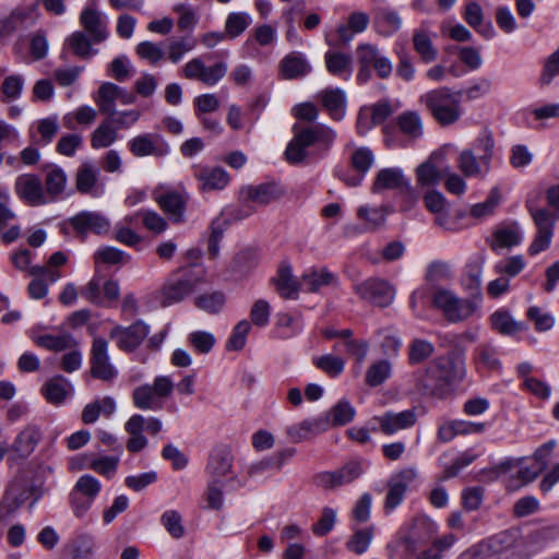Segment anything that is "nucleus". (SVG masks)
<instances>
[{"label":"nucleus","mask_w":559,"mask_h":559,"mask_svg":"<svg viewBox=\"0 0 559 559\" xmlns=\"http://www.w3.org/2000/svg\"><path fill=\"white\" fill-rule=\"evenodd\" d=\"M456 165L460 171L468 178H484L491 169V165H484L483 158L468 148L459 154Z\"/></svg>","instance_id":"nucleus-35"},{"label":"nucleus","mask_w":559,"mask_h":559,"mask_svg":"<svg viewBox=\"0 0 559 559\" xmlns=\"http://www.w3.org/2000/svg\"><path fill=\"white\" fill-rule=\"evenodd\" d=\"M435 352L433 345L421 338L413 340L408 345V360L411 365H417L428 359Z\"/></svg>","instance_id":"nucleus-64"},{"label":"nucleus","mask_w":559,"mask_h":559,"mask_svg":"<svg viewBox=\"0 0 559 559\" xmlns=\"http://www.w3.org/2000/svg\"><path fill=\"white\" fill-rule=\"evenodd\" d=\"M91 373L94 378L103 381H111L118 373L110 362L108 342L105 338L96 337L93 341L91 348Z\"/></svg>","instance_id":"nucleus-14"},{"label":"nucleus","mask_w":559,"mask_h":559,"mask_svg":"<svg viewBox=\"0 0 559 559\" xmlns=\"http://www.w3.org/2000/svg\"><path fill=\"white\" fill-rule=\"evenodd\" d=\"M413 45L423 62L430 63L437 59L438 50L433 46L430 34L425 28L414 31Z\"/></svg>","instance_id":"nucleus-45"},{"label":"nucleus","mask_w":559,"mask_h":559,"mask_svg":"<svg viewBox=\"0 0 559 559\" xmlns=\"http://www.w3.org/2000/svg\"><path fill=\"white\" fill-rule=\"evenodd\" d=\"M59 131V121L56 115L37 120L31 130V139L37 145L49 144Z\"/></svg>","instance_id":"nucleus-40"},{"label":"nucleus","mask_w":559,"mask_h":559,"mask_svg":"<svg viewBox=\"0 0 559 559\" xmlns=\"http://www.w3.org/2000/svg\"><path fill=\"white\" fill-rule=\"evenodd\" d=\"M195 47V40L189 37L170 38L167 41L165 59L171 63H179L186 53L192 51Z\"/></svg>","instance_id":"nucleus-50"},{"label":"nucleus","mask_w":559,"mask_h":559,"mask_svg":"<svg viewBox=\"0 0 559 559\" xmlns=\"http://www.w3.org/2000/svg\"><path fill=\"white\" fill-rule=\"evenodd\" d=\"M34 343L43 348L60 352L67 349L73 344V338L68 333L44 334L32 337Z\"/></svg>","instance_id":"nucleus-57"},{"label":"nucleus","mask_w":559,"mask_h":559,"mask_svg":"<svg viewBox=\"0 0 559 559\" xmlns=\"http://www.w3.org/2000/svg\"><path fill=\"white\" fill-rule=\"evenodd\" d=\"M188 198L189 197L186 192H177L173 190H168L164 193H158L157 191L154 192V200L175 223L183 221V213Z\"/></svg>","instance_id":"nucleus-23"},{"label":"nucleus","mask_w":559,"mask_h":559,"mask_svg":"<svg viewBox=\"0 0 559 559\" xmlns=\"http://www.w3.org/2000/svg\"><path fill=\"white\" fill-rule=\"evenodd\" d=\"M330 427L329 416H318L286 428V435L292 442L299 443L326 431Z\"/></svg>","instance_id":"nucleus-19"},{"label":"nucleus","mask_w":559,"mask_h":559,"mask_svg":"<svg viewBox=\"0 0 559 559\" xmlns=\"http://www.w3.org/2000/svg\"><path fill=\"white\" fill-rule=\"evenodd\" d=\"M24 496L17 488H9L0 503V518L10 519L24 503Z\"/></svg>","instance_id":"nucleus-59"},{"label":"nucleus","mask_w":559,"mask_h":559,"mask_svg":"<svg viewBox=\"0 0 559 559\" xmlns=\"http://www.w3.org/2000/svg\"><path fill=\"white\" fill-rule=\"evenodd\" d=\"M135 51L141 59L146 60L153 66H157L165 60V50L163 46L154 41L144 40L139 43Z\"/></svg>","instance_id":"nucleus-61"},{"label":"nucleus","mask_w":559,"mask_h":559,"mask_svg":"<svg viewBox=\"0 0 559 559\" xmlns=\"http://www.w3.org/2000/svg\"><path fill=\"white\" fill-rule=\"evenodd\" d=\"M429 525L430 523L426 518H415L409 531L395 543L394 549L402 551L406 556L414 555L418 544L426 538L419 531Z\"/></svg>","instance_id":"nucleus-32"},{"label":"nucleus","mask_w":559,"mask_h":559,"mask_svg":"<svg viewBox=\"0 0 559 559\" xmlns=\"http://www.w3.org/2000/svg\"><path fill=\"white\" fill-rule=\"evenodd\" d=\"M293 130L294 138L285 151L286 158L290 163L301 162L306 157V150L314 143L329 147L336 139V132L325 124L305 128L295 124Z\"/></svg>","instance_id":"nucleus-3"},{"label":"nucleus","mask_w":559,"mask_h":559,"mask_svg":"<svg viewBox=\"0 0 559 559\" xmlns=\"http://www.w3.org/2000/svg\"><path fill=\"white\" fill-rule=\"evenodd\" d=\"M129 151L135 157H164L170 153V146L167 141L154 132L141 133L128 142Z\"/></svg>","instance_id":"nucleus-13"},{"label":"nucleus","mask_w":559,"mask_h":559,"mask_svg":"<svg viewBox=\"0 0 559 559\" xmlns=\"http://www.w3.org/2000/svg\"><path fill=\"white\" fill-rule=\"evenodd\" d=\"M41 438L40 430L35 425H27L15 437L11 444V452L14 457L26 459L36 449Z\"/></svg>","instance_id":"nucleus-26"},{"label":"nucleus","mask_w":559,"mask_h":559,"mask_svg":"<svg viewBox=\"0 0 559 559\" xmlns=\"http://www.w3.org/2000/svg\"><path fill=\"white\" fill-rule=\"evenodd\" d=\"M364 474V463L360 460H350L342 467L321 472L313 476V484L324 490H332L341 486L348 485Z\"/></svg>","instance_id":"nucleus-8"},{"label":"nucleus","mask_w":559,"mask_h":559,"mask_svg":"<svg viewBox=\"0 0 559 559\" xmlns=\"http://www.w3.org/2000/svg\"><path fill=\"white\" fill-rule=\"evenodd\" d=\"M150 334V326L142 320H138L129 326L115 325L110 332V340L117 347L126 353L134 352Z\"/></svg>","instance_id":"nucleus-11"},{"label":"nucleus","mask_w":559,"mask_h":559,"mask_svg":"<svg viewBox=\"0 0 559 559\" xmlns=\"http://www.w3.org/2000/svg\"><path fill=\"white\" fill-rule=\"evenodd\" d=\"M80 23L88 33L93 43H100L106 39L107 25L102 14L93 7H85L80 15Z\"/></svg>","instance_id":"nucleus-30"},{"label":"nucleus","mask_w":559,"mask_h":559,"mask_svg":"<svg viewBox=\"0 0 559 559\" xmlns=\"http://www.w3.org/2000/svg\"><path fill=\"white\" fill-rule=\"evenodd\" d=\"M201 280V273L192 267L185 269L180 273L173 275L163 287L162 304L170 306L181 301L194 290Z\"/></svg>","instance_id":"nucleus-7"},{"label":"nucleus","mask_w":559,"mask_h":559,"mask_svg":"<svg viewBox=\"0 0 559 559\" xmlns=\"http://www.w3.org/2000/svg\"><path fill=\"white\" fill-rule=\"evenodd\" d=\"M276 292L283 298L295 299L299 290H302L301 278L297 280L289 265H283L278 269L274 278Z\"/></svg>","instance_id":"nucleus-39"},{"label":"nucleus","mask_w":559,"mask_h":559,"mask_svg":"<svg viewBox=\"0 0 559 559\" xmlns=\"http://www.w3.org/2000/svg\"><path fill=\"white\" fill-rule=\"evenodd\" d=\"M392 372V365L386 359L373 361L367 369L365 381L370 386H378L385 382Z\"/></svg>","instance_id":"nucleus-54"},{"label":"nucleus","mask_w":559,"mask_h":559,"mask_svg":"<svg viewBox=\"0 0 559 559\" xmlns=\"http://www.w3.org/2000/svg\"><path fill=\"white\" fill-rule=\"evenodd\" d=\"M71 226L80 234L95 233L98 235L108 233L110 222L97 212L83 211L69 219Z\"/></svg>","instance_id":"nucleus-22"},{"label":"nucleus","mask_w":559,"mask_h":559,"mask_svg":"<svg viewBox=\"0 0 559 559\" xmlns=\"http://www.w3.org/2000/svg\"><path fill=\"white\" fill-rule=\"evenodd\" d=\"M87 464L86 466L93 469L94 472L98 473L102 476H105L107 478H111L115 476L118 464H119V456H102V457H94L90 456L87 457Z\"/></svg>","instance_id":"nucleus-60"},{"label":"nucleus","mask_w":559,"mask_h":559,"mask_svg":"<svg viewBox=\"0 0 559 559\" xmlns=\"http://www.w3.org/2000/svg\"><path fill=\"white\" fill-rule=\"evenodd\" d=\"M70 383L62 376L49 379L41 388L46 400L55 405L61 404L68 395Z\"/></svg>","instance_id":"nucleus-46"},{"label":"nucleus","mask_w":559,"mask_h":559,"mask_svg":"<svg viewBox=\"0 0 559 559\" xmlns=\"http://www.w3.org/2000/svg\"><path fill=\"white\" fill-rule=\"evenodd\" d=\"M495 141L492 134L488 130L481 131L478 136L474 140L472 147L474 153L483 158V164L488 166L491 165L493 157Z\"/></svg>","instance_id":"nucleus-53"},{"label":"nucleus","mask_w":559,"mask_h":559,"mask_svg":"<svg viewBox=\"0 0 559 559\" xmlns=\"http://www.w3.org/2000/svg\"><path fill=\"white\" fill-rule=\"evenodd\" d=\"M524 537L521 534L519 528H510L502 532L497 533L490 539V548L493 551H508L513 550V552L519 557V550L523 549Z\"/></svg>","instance_id":"nucleus-36"},{"label":"nucleus","mask_w":559,"mask_h":559,"mask_svg":"<svg viewBox=\"0 0 559 559\" xmlns=\"http://www.w3.org/2000/svg\"><path fill=\"white\" fill-rule=\"evenodd\" d=\"M389 213L390 210L385 205L371 206L370 204H362L356 211L357 218L362 223L364 231H377L384 227Z\"/></svg>","instance_id":"nucleus-31"},{"label":"nucleus","mask_w":559,"mask_h":559,"mask_svg":"<svg viewBox=\"0 0 559 559\" xmlns=\"http://www.w3.org/2000/svg\"><path fill=\"white\" fill-rule=\"evenodd\" d=\"M475 360L477 365L489 370H498L501 365L497 348L490 344H481L475 349Z\"/></svg>","instance_id":"nucleus-62"},{"label":"nucleus","mask_w":559,"mask_h":559,"mask_svg":"<svg viewBox=\"0 0 559 559\" xmlns=\"http://www.w3.org/2000/svg\"><path fill=\"white\" fill-rule=\"evenodd\" d=\"M492 329L503 335L512 336L518 332L527 330L524 322L516 321L504 309L495 311L490 317Z\"/></svg>","instance_id":"nucleus-44"},{"label":"nucleus","mask_w":559,"mask_h":559,"mask_svg":"<svg viewBox=\"0 0 559 559\" xmlns=\"http://www.w3.org/2000/svg\"><path fill=\"white\" fill-rule=\"evenodd\" d=\"M324 61L330 74L344 80L350 78L353 72L350 56L340 51L328 50L324 55Z\"/></svg>","instance_id":"nucleus-42"},{"label":"nucleus","mask_w":559,"mask_h":559,"mask_svg":"<svg viewBox=\"0 0 559 559\" xmlns=\"http://www.w3.org/2000/svg\"><path fill=\"white\" fill-rule=\"evenodd\" d=\"M433 119L441 126H450L459 121L463 115L461 93L452 92L449 87H438L426 92L419 97Z\"/></svg>","instance_id":"nucleus-1"},{"label":"nucleus","mask_w":559,"mask_h":559,"mask_svg":"<svg viewBox=\"0 0 559 559\" xmlns=\"http://www.w3.org/2000/svg\"><path fill=\"white\" fill-rule=\"evenodd\" d=\"M417 475L415 467H406L390 477L384 501L386 513H391L403 502L408 487L416 480Z\"/></svg>","instance_id":"nucleus-12"},{"label":"nucleus","mask_w":559,"mask_h":559,"mask_svg":"<svg viewBox=\"0 0 559 559\" xmlns=\"http://www.w3.org/2000/svg\"><path fill=\"white\" fill-rule=\"evenodd\" d=\"M525 205L536 227L534 239L528 247V253L536 255L549 248L555 226L559 221V213L548 207H539L530 201H526Z\"/></svg>","instance_id":"nucleus-4"},{"label":"nucleus","mask_w":559,"mask_h":559,"mask_svg":"<svg viewBox=\"0 0 559 559\" xmlns=\"http://www.w3.org/2000/svg\"><path fill=\"white\" fill-rule=\"evenodd\" d=\"M369 15L361 11L353 12L345 23L340 24L334 32L326 33L325 44L330 47L341 48L349 45L354 37L362 33L369 25Z\"/></svg>","instance_id":"nucleus-9"},{"label":"nucleus","mask_w":559,"mask_h":559,"mask_svg":"<svg viewBox=\"0 0 559 559\" xmlns=\"http://www.w3.org/2000/svg\"><path fill=\"white\" fill-rule=\"evenodd\" d=\"M417 415L415 409H404L402 412H385L370 419V429L379 431L385 436H393L401 430H406L415 426Z\"/></svg>","instance_id":"nucleus-10"},{"label":"nucleus","mask_w":559,"mask_h":559,"mask_svg":"<svg viewBox=\"0 0 559 559\" xmlns=\"http://www.w3.org/2000/svg\"><path fill=\"white\" fill-rule=\"evenodd\" d=\"M97 117V110L91 106L83 105L75 110L66 114L62 118L63 126L69 130H75L80 126H91Z\"/></svg>","instance_id":"nucleus-48"},{"label":"nucleus","mask_w":559,"mask_h":559,"mask_svg":"<svg viewBox=\"0 0 559 559\" xmlns=\"http://www.w3.org/2000/svg\"><path fill=\"white\" fill-rule=\"evenodd\" d=\"M118 139L117 128L111 124L107 118L93 131L91 135V146L94 150L106 148L114 144Z\"/></svg>","instance_id":"nucleus-47"},{"label":"nucleus","mask_w":559,"mask_h":559,"mask_svg":"<svg viewBox=\"0 0 559 559\" xmlns=\"http://www.w3.org/2000/svg\"><path fill=\"white\" fill-rule=\"evenodd\" d=\"M432 305L452 323L467 320L476 310V305L473 301L460 298L452 290L442 287H437L433 290Z\"/></svg>","instance_id":"nucleus-6"},{"label":"nucleus","mask_w":559,"mask_h":559,"mask_svg":"<svg viewBox=\"0 0 559 559\" xmlns=\"http://www.w3.org/2000/svg\"><path fill=\"white\" fill-rule=\"evenodd\" d=\"M175 384L168 376H157L153 383L136 386L132 392L133 405L142 411H160L164 401L168 399Z\"/></svg>","instance_id":"nucleus-5"},{"label":"nucleus","mask_w":559,"mask_h":559,"mask_svg":"<svg viewBox=\"0 0 559 559\" xmlns=\"http://www.w3.org/2000/svg\"><path fill=\"white\" fill-rule=\"evenodd\" d=\"M99 169L91 163H83L76 171V188L81 193L94 198L104 192V186L98 182Z\"/></svg>","instance_id":"nucleus-28"},{"label":"nucleus","mask_w":559,"mask_h":559,"mask_svg":"<svg viewBox=\"0 0 559 559\" xmlns=\"http://www.w3.org/2000/svg\"><path fill=\"white\" fill-rule=\"evenodd\" d=\"M475 460V455L465 452L459 456H453L451 452H444L438 457V464L442 468L441 479L455 477L464 467L468 466Z\"/></svg>","instance_id":"nucleus-38"},{"label":"nucleus","mask_w":559,"mask_h":559,"mask_svg":"<svg viewBox=\"0 0 559 559\" xmlns=\"http://www.w3.org/2000/svg\"><path fill=\"white\" fill-rule=\"evenodd\" d=\"M25 80L21 74H10L1 84V100L4 103L16 100L21 97Z\"/></svg>","instance_id":"nucleus-58"},{"label":"nucleus","mask_w":559,"mask_h":559,"mask_svg":"<svg viewBox=\"0 0 559 559\" xmlns=\"http://www.w3.org/2000/svg\"><path fill=\"white\" fill-rule=\"evenodd\" d=\"M193 175L202 191L223 190L229 182V175L221 167L197 166Z\"/></svg>","instance_id":"nucleus-24"},{"label":"nucleus","mask_w":559,"mask_h":559,"mask_svg":"<svg viewBox=\"0 0 559 559\" xmlns=\"http://www.w3.org/2000/svg\"><path fill=\"white\" fill-rule=\"evenodd\" d=\"M425 205L433 214H436V223L448 228L447 201L442 193L430 191L425 195Z\"/></svg>","instance_id":"nucleus-51"},{"label":"nucleus","mask_w":559,"mask_h":559,"mask_svg":"<svg viewBox=\"0 0 559 559\" xmlns=\"http://www.w3.org/2000/svg\"><path fill=\"white\" fill-rule=\"evenodd\" d=\"M424 134V122L419 112L406 110L393 122L383 127L384 143L389 148L406 147Z\"/></svg>","instance_id":"nucleus-2"},{"label":"nucleus","mask_w":559,"mask_h":559,"mask_svg":"<svg viewBox=\"0 0 559 559\" xmlns=\"http://www.w3.org/2000/svg\"><path fill=\"white\" fill-rule=\"evenodd\" d=\"M15 192L31 206L48 204L40 178L33 174L20 175L15 180Z\"/></svg>","instance_id":"nucleus-16"},{"label":"nucleus","mask_w":559,"mask_h":559,"mask_svg":"<svg viewBox=\"0 0 559 559\" xmlns=\"http://www.w3.org/2000/svg\"><path fill=\"white\" fill-rule=\"evenodd\" d=\"M402 187H406L407 194L413 198V186L405 178L403 170L399 167H391L377 173L371 191L379 193L386 189L400 190Z\"/></svg>","instance_id":"nucleus-20"},{"label":"nucleus","mask_w":559,"mask_h":559,"mask_svg":"<svg viewBox=\"0 0 559 559\" xmlns=\"http://www.w3.org/2000/svg\"><path fill=\"white\" fill-rule=\"evenodd\" d=\"M27 13L22 9H15L5 16L0 17V37H9L15 33L25 22Z\"/></svg>","instance_id":"nucleus-63"},{"label":"nucleus","mask_w":559,"mask_h":559,"mask_svg":"<svg viewBox=\"0 0 559 559\" xmlns=\"http://www.w3.org/2000/svg\"><path fill=\"white\" fill-rule=\"evenodd\" d=\"M373 24L376 31L382 36H391L402 26V19L399 13L388 8L376 10Z\"/></svg>","instance_id":"nucleus-41"},{"label":"nucleus","mask_w":559,"mask_h":559,"mask_svg":"<svg viewBox=\"0 0 559 559\" xmlns=\"http://www.w3.org/2000/svg\"><path fill=\"white\" fill-rule=\"evenodd\" d=\"M282 194V188L274 182H264L255 186L249 185L240 189V199L245 203H253L260 206L270 204Z\"/></svg>","instance_id":"nucleus-18"},{"label":"nucleus","mask_w":559,"mask_h":559,"mask_svg":"<svg viewBox=\"0 0 559 559\" xmlns=\"http://www.w3.org/2000/svg\"><path fill=\"white\" fill-rule=\"evenodd\" d=\"M557 536L558 531L555 527H543L530 533L524 537L523 549L519 550V558L528 559L555 540Z\"/></svg>","instance_id":"nucleus-25"},{"label":"nucleus","mask_w":559,"mask_h":559,"mask_svg":"<svg viewBox=\"0 0 559 559\" xmlns=\"http://www.w3.org/2000/svg\"><path fill=\"white\" fill-rule=\"evenodd\" d=\"M120 87L114 83L106 82L100 85L95 103L103 114L114 115L116 109V100L119 97Z\"/></svg>","instance_id":"nucleus-49"},{"label":"nucleus","mask_w":559,"mask_h":559,"mask_svg":"<svg viewBox=\"0 0 559 559\" xmlns=\"http://www.w3.org/2000/svg\"><path fill=\"white\" fill-rule=\"evenodd\" d=\"M233 455L225 447H218L212 450L205 466L207 480L225 483L224 478L231 472Z\"/></svg>","instance_id":"nucleus-17"},{"label":"nucleus","mask_w":559,"mask_h":559,"mask_svg":"<svg viewBox=\"0 0 559 559\" xmlns=\"http://www.w3.org/2000/svg\"><path fill=\"white\" fill-rule=\"evenodd\" d=\"M356 293L379 307H388L395 296L394 287L381 278H369L356 286Z\"/></svg>","instance_id":"nucleus-15"},{"label":"nucleus","mask_w":559,"mask_h":559,"mask_svg":"<svg viewBox=\"0 0 559 559\" xmlns=\"http://www.w3.org/2000/svg\"><path fill=\"white\" fill-rule=\"evenodd\" d=\"M310 71V63L306 56L299 51H293L286 55L280 63L281 75L286 80L306 76Z\"/></svg>","instance_id":"nucleus-33"},{"label":"nucleus","mask_w":559,"mask_h":559,"mask_svg":"<svg viewBox=\"0 0 559 559\" xmlns=\"http://www.w3.org/2000/svg\"><path fill=\"white\" fill-rule=\"evenodd\" d=\"M252 23L251 16L246 12H231L225 21V35L229 39L240 36Z\"/></svg>","instance_id":"nucleus-55"},{"label":"nucleus","mask_w":559,"mask_h":559,"mask_svg":"<svg viewBox=\"0 0 559 559\" xmlns=\"http://www.w3.org/2000/svg\"><path fill=\"white\" fill-rule=\"evenodd\" d=\"M67 187V175L57 166L49 167L45 175V195L47 202L52 203L60 200Z\"/></svg>","instance_id":"nucleus-37"},{"label":"nucleus","mask_w":559,"mask_h":559,"mask_svg":"<svg viewBox=\"0 0 559 559\" xmlns=\"http://www.w3.org/2000/svg\"><path fill=\"white\" fill-rule=\"evenodd\" d=\"M143 416L140 414L132 415L124 424L126 431L130 435L127 442L128 451L132 453L140 452L147 445V439L142 433L143 431Z\"/></svg>","instance_id":"nucleus-43"},{"label":"nucleus","mask_w":559,"mask_h":559,"mask_svg":"<svg viewBox=\"0 0 559 559\" xmlns=\"http://www.w3.org/2000/svg\"><path fill=\"white\" fill-rule=\"evenodd\" d=\"M373 526L354 530L353 535L346 542V548L356 555H362L368 550L373 539Z\"/></svg>","instance_id":"nucleus-52"},{"label":"nucleus","mask_w":559,"mask_h":559,"mask_svg":"<svg viewBox=\"0 0 559 559\" xmlns=\"http://www.w3.org/2000/svg\"><path fill=\"white\" fill-rule=\"evenodd\" d=\"M523 459L519 460H511L501 463L500 467L504 472H513L516 474V476L511 475L510 478L507 480V489L509 491H514L522 486L533 481L538 477V475L543 472L538 466L534 465L532 467L530 466H522Z\"/></svg>","instance_id":"nucleus-21"},{"label":"nucleus","mask_w":559,"mask_h":559,"mask_svg":"<svg viewBox=\"0 0 559 559\" xmlns=\"http://www.w3.org/2000/svg\"><path fill=\"white\" fill-rule=\"evenodd\" d=\"M337 282V276L326 267L312 266L301 275V287L307 293H317L322 287L336 285Z\"/></svg>","instance_id":"nucleus-27"},{"label":"nucleus","mask_w":559,"mask_h":559,"mask_svg":"<svg viewBox=\"0 0 559 559\" xmlns=\"http://www.w3.org/2000/svg\"><path fill=\"white\" fill-rule=\"evenodd\" d=\"M429 372H437L439 380L441 379L443 383L451 385L453 382L462 379L463 367L454 357L441 356L430 362Z\"/></svg>","instance_id":"nucleus-34"},{"label":"nucleus","mask_w":559,"mask_h":559,"mask_svg":"<svg viewBox=\"0 0 559 559\" xmlns=\"http://www.w3.org/2000/svg\"><path fill=\"white\" fill-rule=\"evenodd\" d=\"M318 99L333 120L340 121L345 117L346 95L343 90L325 88L318 94Z\"/></svg>","instance_id":"nucleus-29"},{"label":"nucleus","mask_w":559,"mask_h":559,"mask_svg":"<svg viewBox=\"0 0 559 559\" xmlns=\"http://www.w3.org/2000/svg\"><path fill=\"white\" fill-rule=\"evenodd\" d=\"M173 11L178 14V28L182 32H193L200 19L195 9L188 3H178L173 7Z\"/></svg>","instance_id":"nucleus-56"}]
</instances>
